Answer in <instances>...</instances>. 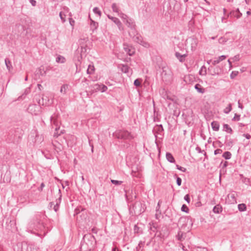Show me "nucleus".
Here are the masks:
<instances>
[{"mask_svg": "<svg viewBox=\"0 0 251 251\" xmlns=\"http://www.w3.org/2000/svg\"><path fill=\"white\" fill-rule=\"evenodd\" d=\"M95 243V238L93 235L90 233L85 234L81 243L80 251H91Z\"/></svg>", "mask_w": 251, "mask_h": 251, "instance_id": "1", "label": "nucleus"}, {"mask_svg": "<svg viewBox=\"0 0 251 251\" xmlns=\"http://www.w3.org/2000/svg\"><path fill=\"white\" fill-rule=\"evenodd\" d=\"M115 137L119 139H130L132 138L130 133L126 130H118L114 133Z\"/></svg>", "mask_w": 251, "mask_h": 251, "instance_id": "2", "label": "nucleus"}, {"mask_svg": "<svg viewBox=\"0 0 251 251\" xmlns=\"http://www.w3.org/2000/svg\"><path fill=\"white\" fill-rule=\"evenodd\" d=\"M41 106L36 104H30L27 109V111L32 115H37L40 112Z\"/></svg>", "mask_w": 251, "mask_h": 251, "instance_id": "3", "label": "nucleus"}, {"mask_svg": "<svg viewBox=\"0 0 251 251\" xmlns=\"http://www.w3.org/2000/svg\"><path fill=\"white\" fill-rule=\"evenodd\" d=\"M91 90L93 91H100L101 92H105L107 89V87L102 84L96 83L90 86Z\"/></svg>", "mask_w": 251, "mask_h": 251, "instance_id": "4", "label": "nucleus"}, {"mask_svg": "<svg viewBox=\"0 0 251 251\" xmlns=\"http://www.w3.org/2000/svg\"><path fill=\"white\" fill-rule=\"evenodd\" d=\"M69 9L66 6L63 7L62 10L59 13V17L63 23L66 22V17L68 15L70 17H72V14L69 12Z\"/></svg>", "mask_w": 251, "mask_h": 251, "instance_id": "5", "label": "nucleus"}, {"mask_svg": "<svg viewBox=\"0 0 251 251\" xmlns=\"http://www.w3.org/2000/svg\"><path fill=\"white\" fill-rule=\"evenodd\" d=\"M22 251H37V247L34 244L24 242L22 245Z\"/></svg>", "mask_w": 251, "mask_h": 251, "instance_id": "6", "label": "nucleus"}, {"mask_svg": "<svg viewBox=\"0 0 251 251\" xmlns=\"http://www.w3.org/2000/svg\"><path fill=\"white\" fill-rule=\"evenodd\" d=\"M132 40L133 41L146 48H148L149 47V44L144 41L142 37L138 33L136 34V35L133 38H132Z\"/></svg>", "mask_w": 251, "mask_h": 251, "instance_id": "7", "label": "nucleus"}, {"mask_svg": "<svg viewBox=\"0 0 251 251\" xmlns=\"http://www.w3.org/2000/svg\"><path fill=\"white\" fill-rule=\"evenodd\" d=\"M166 67L162 68V72H161V75L163 81L169 82L171 79V75L170 74L167 73Z\"/></svg>", "mask_w": 251, "mask_h": 251, "instance_id": "8", "label": "nucleus"}, {"mask_svg": "<svg viewBox=\"0 0 251 251\" xmlns=\"http://www.w3.org/2000/svg\"><path fill=\"white\" fill-rule=\"evenodd\" d=\"M50 123L52 126V128H54L55 132L54 133V136L56 134L59 135L58 133V130L59 129L60 127L59 126V123L57 120L55 118V116H51L50 117Z\"/></svg>", "mask_w": 251, "mask_h": 251, "instance_id": "9", "label": "nucleus"}, {"mask_svg": "<svg viewBox=\"0 0 251 251\" xmlns=\"http://www.w3.org/2000/svg\"><path fill=\"white\" fill-rule=\"evenodd\" d=\"M40 218L41 215L39 214L35 216V219L33 220L34 226H33V227L35 228L36 229H41L43 227L42 224L41 222Z\"/></svg>", "mask_w": 251, "mask_h": 251, "instance_id": "10", "label": "nucleus"}, {"mask_svg": "<svg viewBox=\"0 0 251 251\" xmlns=\"http://www.w3.org/2000/svg\"><path fill=\"white\" fill-rule=\"evenodd\" d=\"M142 204L140 202H136L133 206V208L135 211H137L138 214H141L145 211V210L142 209Z\"/></svg>", "mask_w": 251, "mask_h": 251, "instance_id": "11", "label": "nucleus"}, {"mask_svg": "<svg viewBox=\"0 0 251 251\" xmlns=\"http://www.w3.org/2000/svg\"><path fill=\"white\" fill-rule=\"evenodd\" d=\"M124 50L125 52L130 56H132L134 54L135 51L134 49L126 44H124Z\"/></svg>", "mask_w": 251, "mask_h": 251, "instance_id": "12", "label": "nucleus"}, {"mask_svg": "<svg viewBox=\"0 0 251 251\" xmlns=\"http://www.w3.org/2000/svg\"><path fill=\"white\" fill-rule=\"evenodd\" d=\"M89 19L90 21V29L92 31H94L98 28V26H99V24L98 22H96L94 21V20H93L91 18L90 16H89Z\"/></svg>", "mask_w": 251, "mask_h": 251, "instance_id": "13", "label": "nucleus"}, {"mask_svg": "<svg viewBox=\"0 0 251 251\" xmlns=\"http://www.w3.org/2000/svg\"><path fill=\"white\" fill-rule=\"evenodd\" d=\"M219 69L218 68H214L212 66H210L208 68V71L209 72L210 74L212 75H218L220 74V72H219Z\"/></svg>", "mask_w": 251, "mask_h": 251, "instance_id": "14", "label": "nucleus"}, {"mask_svg": "<svg viewBox=\"0 0 251 251\" xmlns=\"http://www.w3.org/2000/svg\"><path fill=\"white\" fill-rule=\"evenodd\" d=\"M163 131L164 129L162 125H156L153 129V131L154 132L155 134H161Z\"/></svg>", "mask_w": 251, "mask_h": 251, "instance_id": "15", "label": "nucleus"}, {"mask_svg": "<svg viewBox=\"0 0 251 251\" xmlns=\"http://www.w3.org/2000/svg\"><path fill=\"white\" fill-rule=\"evenodd\" d=\"M227 57L226 55H223L215 58V60L212 62V64L214 66L219 63L221 61L226 59Z\"/></svg>", "mask_w": 251, "mask_h": 251, "instance_id": "16", "label": "nucleus"}, {"mask_svg": "<svg viewBox=\"0 0 251 251\" xmlns=\"http://www.w3.org/2000/svg\"><path fill=\"white\" fill-rule=\"evenodd\" d=\"M185 233L182 232L180 230L178 231L177 234L176 236V239L180 241L184 240L185 239Z\"/></svg>", "mask_w": 251, "mask_h": 251, "instance_id": "17", "label": "nucleus"}, {"mask_svg": "<svg viewBox=\"0 0 251 251\" xmlns=\"http://www.w3.org/2000/svg\"><path fill=\"white\" fill-rule=\"evenodd\" d=\"M107 17L109 19L111 20L115 24H116L118 25L119 28L120 29L122 26V23L118 18L111 16L109 15H107Z\"/></svg>", "mask_w": 251, "mask_h": 251, "instance_id": "18", "label": "nucleus"}, {"mask_svg": "<svg viewBox=\"0 0 251 251\" xmlns=\"http://www.w3.org/2000/svg\"><path fill=\"white\" fill-rule=\"evenodd\" d=\"M175 56L180 62H183L185 61V57L187 56V54H184L182 55L179 52H176L175 53Z\"/></svg>", "mask_w": 251, "mask_h": 251, "instance_id": "19", "label": "nucleus"}, {"mask_svg": "<svg viewBox=\"0 0 251 251\" xmlns=\"http://www.w3.org/2000/svg\"><path fill=\"white\" fill-rule=\"evenodd\" d=\"M223 208L220 204H217L213 209V211L214 213L219 214L222 212Z\"/></svg>", "mask_w": 251, "mask_h": 251, "instance_id": "20", "label": "nucleus"}, {"mask_svg": "<svg viewBox=\"0 0 251 251\" xmlns=\"http://www.w3.org/2000/svg\"><path fill=\"white\" fill-rule=\"evenodd\" d=\"M167 160L170 163H175V159L173 155L170 152H167L166 154Z\"/></svg>", "mask_w": 251, "mask_h": 251, "instance_id": "21", "label": "nucleus"}, {"mask_svg": "<svg viewBox=\"0 0 251 251\" xmlns=\"http://www.w3.org/2000/svg\"><path fill=\"white\" fill-rule=\"evenodd\" d=\"M212 128L214 131H218L219 130L220 125L217 121H213L211 124Z\"/></svg>", "mask_w": 251, "mask_h": 251, "instance_id": "22", "label": "nucleus"}, {"mask_svg": "<svg viewBox=\"0 0 251 251\" xmlns=\"http://www.w3.org/2000/svg\"><path fill=\"white\" fill-rule=\"evenodd\" d=\"M195 88L200 93L203 94L205 92V89L199 83L195 85Z\"/></svg>", "mask_w": 251, "mask_h": 251, "instance_id": "23", "label": "nucleus"}, {"mask_svg": "<svg viewBox=\"0 0 251 251\" xmlns=\"http://www.w3.org/2000/svg\"><path fill=\"white\" fill-rule=\"evenodd\" d=\"M230 17H234L237 19H239L242 16L241 13H236V12H234V10H232L229 12Z\"/></svg>", "mask_w": 251, "mask_h": 251, "instance_id": "24", "label": "nucleus"}, {"mask_svg": "<svg viewBox=\"0 0 251 251\" xmlns=\"http://www.w3.org/2000/svg\"><path fill=\"white\" fill-rule=\"evenodd\" d=\"M223 130L230 134H232L233 133L232 128L227 124H224Z\"/></svg>", "mask_w": 251, "mask_h": 251, "instance_id": "25", "label": "nucleus"}, {"mask_svg": "<svg viewBox=\"0 0 251 251\" xmlns=\"http://www.w3.org/2000/svg\"><path fill=\"white\" fill-rule=\"evenodd\" d=\"M129 35L131 38H133L138 34L135 27L129 29L128 31Z\"/></svg>", "mask_w": 251, "mask_h": 251, "instance_id": "26", "label": "nucleus"}, {"mask_svg": "<svg viewBox=\"0 0 251 251\" xmlns=\"http://www.w3.org/2000/svg\"><path fill=\"white\" fill-rule=\"evenodd\" d=\"M227 198L230 200L231 202H236V196L235 194L230 193L227 195Z\"/></svg>", "mask_w": 251, "mask_h": 251, "instance_id": "27", "label": "nucleus"}, {"mask_svg": "<svg viewBox=\"0 0 251 251\" xmlns=\"http://www.w3.org/2000/svg\"><path fill=\"white\" fill-rule=\"evenodd\" d=\"M130 68L127 65H122L121 67V70L123 73H128Z\"/></svg>", "mask_w": 251, "mask_h": 251, "instance_id": "28", "label": "nucleus"}, {"mask_svg": "<svg viewBox=\"0 0 251 251\" xmlns=\"http://www.w3.org/2000/svg\"><path fill=\"white\" fill-rule=\"evenodd\" d=\"M66 59L63 56L59 55L56 58V62L57 63H64Z\"/></svg>", "mask_w": 251, "mask_h": 251, "instance_id": "29", "label": "nucleus"}, {"mask_svg": "<svg viewBox=\"0 0 251 251\" xmlns=\"http://www.w3.org/2000/svg\"><path fill=\"white\" fill-rule=\"evenodd\" d=\"M126 25L130 28V29L135 27V24L131 21L130 19L126 20Z\"/></svg>", "mask_w": 251, "mask_h": 251, "instance_id": "30", "label": "nucleus"}, {"mask_svg": "<svg viewBox=\"0 0 251 251\" xmlns=\"http://www.w3.org/2000/svg\"><path fill=\"white\" fill-rule=\"evenodd\" d=\"M238 210L241 211V212H243V211H245L247 209V206H246V205L244 203H241V204H239L238 205Z\"/></svg>", "mask_w": 251, "mask_h": 251, "instance_id": "31", "label": "nucleus"}, {"mask_svg": "<svg viewBox=\"0 0 251 251\" xmlns=\"http://www.w3.org/2000/svg\"><path fill=\"white\" fill-rule=\"evenodd\" d=\"M5 63L7 69L10 71L11 69L12 68L11 62L8 58L5 59Z\"/></svg>", "mask_w": 251, "mask_h": 251, "instance_id": "32", "label": "nucleus"}, {"mask_svg": "<svg viewBox=\"0 0 251 251\" xmlns=\"http://www.w3.org/2000/svg\"><path fill=\"white\" fill-rule=\"evenodd\" d=\"M111 7L113 12L117 13H119V7L116 3H113Z\"/></svg>", "mask_w": 251, "mask_h": 251, "instance_id": "33", "label": "nucleus"}, {"mask_svg": "<svg viewBox=\"0 0 251 251\" xmlns=\"http://www.w3.org/2000/svg\"><path fill=\"white\" fill-rule=\"evenodd\" d=\"M95 70V68L93 65H89L87 70V73L88 74H92Z\"/></svg>", "mask_w": 251, "mask_h": 251, "instance_id": "34", "label": "nucleus"}, {"mask_svg": "<svg viewBox=\"0 0 251 251\" xmlns=\"http://www.w3.org/2000/svg\"><path fill=\"white\" fill-rule=\"evenodd\" d=\"M222 156L226 159H229L231 157V153L229 151H225Z\"/></svg>", "mask_w": 251, "mask_h": 251, "instance_id": "35", "label": "nucleus"}, {"mask_svg": "<svg viewBox=\"0 0 251 251\" xmlns=\"http://www.w3.org/2000/svg\"><path fill=\"white\" fill-rule=\"evenodd\" d=\"M69 88V85L68 84H63L60 89V92L62 93L66 94L67 90Z\"/></svg>", "mask_w": 251, "mask_h": 251, "instance_id": "36", "label": "nucleus"}, {"mask_svg": "<svg viewBox=\"0 0 251 251\" xmlns=\"http://www.w3.org/2000/svg\"><path fill=\"white\" fill-rule=\"evenodd\" d=\"M232 110V104H228V106L226 107L224 110V112L226 114H228Z\"/></svg>", "mask_w": 251, "mask_h": 251, "instance_id": "37", "label": "nucleus"}, {"mask_svg": "<svg viewBox=\"0 0 251 251\" xmlns=\"http://www.w3.org/2000/svg\"><path fill=\"white\" fill-rule=\"evenodd\" d=\"M58 195H59V198L56 200V204H57L58 205H60V203H61V200H62V195L61 193V190L58 189Z\"/></svg>", "mask_w": 251, "mask_h": 251, "instance_id": "38", "label": "nucleus"}, {"mask_svg": "<svg viewBox=\"0 0 251 251\" xmlns=\"http://www.w3.org/2000/svg\"><path fill=\"white\" fill-rule=\"evenodd\" d=\"M163 98L165 99H167V100H169L171 101H174V97L170 95H169L167 93H166L164 96H163Z\"/></svg>", "mask_w": 251, "mask_h": 251, "instance_id": "39", "label": "nucleus"}, {"mask_svg": "<svg viewBox=\"0 0 251 251\" xmlns=\"http://www.w3.org/2000/svg\"><path fill=\"white\" fill-rule=\"evenodd\" d=\"M93 11L95 14H98L100 17L101 16V12L98 7H94L93 9Z\"/></svg>", "mask_w": 251, "mask_h": 251, "instance_id": "40", "label": "nucleus"}, {"mask_svg": "<svg viewBox=\"0 0 251 251\" xmlns=\"http://www.w3.org/2000/svg\"><path fill=\"white\" fill-rule=\"evenodd\" d=\"M141 79H136L134 81V85L136 87H139L141 86Z\"/></svg>", "mask_w": 251, "mask_h": 251, "instance_id": "41", "label": "nucleus"}, {"mask_svg": "<svg viewBox=\"0 0 251 251\" xmlns=\"http://www.w3.org/2000/svg\"><path fill=\"white\" fill-rule=\"evenodd\" d=\"M149 225L151 226L150 230L153 232H156V226L154 225L153 223H150Z\"/></svg>", "mask_w": 251, "mask_h": 251, "instance_id": "42", "label": "nucleus"}, {"mask_svg": "<svg viewBox=\"0 0 251 251\" xmlns=\"http://www.w3.org/2000/svg\"><path fill=\"white\" fill-rule=\"evenodd\" d=\"M111 182L112 184H113L115 185H120L123 183L122 181H119V180H114V179H111Z\"/></svg>", "mask_w": 251, "mask_h": 251, "instance_id": "43", "label": "nucleus"}, {"mask_svg": "<svg viewBox=\"0 0 251 251\" xmlns=\"http://www.w3.org/2000/svg\"><path fill=\"white\" fill-rule=\"evenodd\" d=\"M118 15L124 21L126 20H126H128V17L127 16V15L124 14L123 13H119Z\"/></svg>", "mask_w": 251, "mask_h": 251, "instance_id": "44", "label": "nucleus"}, {"mask_svg": "<svg viewBox=\"0 0 251 251\" xmlns=\"http://www.w3.org/2000/svg\"><path fill=\"white\" fill-rule=\"evenodd\" d=\"M181 210L182 211L184 212L185 213H188V212H189V208L187 207V206L185 204L182 205V206L181 208Z\"/></svg>", "mask_w": 251, "mask_h": 251, "instance_id": "45", "label": "nucleus"}, {"mask_svg": "<svg viewBox=\"0 0 251 251\" xmlns=\"http://www.w3.org/2000/svg\"><path fill=\"white\" fill-rule=\"evenodd\" d=\"M29 92H30V91H29V88L26 89L25 90L24 94L23 95H22L21 96L19 97L18 98V100H21V99H23V97H24V98H25V96L27 94H28L29 93Z\"/></svg>", "mask_w": 251, "mask_h": 251, "instance_id": "46", "label": "nucleus"}, {"mask_svg": "<svg viewBox=\"0 0 251 251\" xmlns=\"http://www.w3.org/2000/svg\"><path fill=\"white\" fill-rule=\"evenodd\" d=\"M238 71H232L230 75V77L231 79L234 78L238 74Z\"/></svg>", "mask_w": 251, "mask_h": 251, "instance_id": "47", "label": "nucleus"}, {"mask_svg": "<svg viewBox=\"0 0 251 251\" xmlns=\"http://www.w3.org/2000/svg\"><path fill=\"white\" fill-rule=\"evenodd\" d=\"M50 69V67H46V70H43V71H41V69H40V75L42 76L45 75H46L47 71L49 70Z\"/></svg>", "mask_w": 251, "mask_h": 251, "instance_id": "48", "label": "nucleus"}, {"mask_svg": "<svg viewBox=\"0 0 251 251\" xmlns=\"http://www.w3.org/2000/svg\"><path fill=\"white\" fill-rule=\"evenodd\" d=\"M240 119V115L237 114H235L234 117L232 119L233 121H239Z\"/></svg>", "mask_w": 251, "mask_h": 251, "instance_id": "49", "label": "nucleus"}, {"mask_svg": "<svg viewBox=\"0 0 251 251\" xmlns=\"http://www.w3.org/2000/svg\"><path fill=\"white\" fill-rule=\"evenodd\" d=\"M144 243H145L144 241H140L138 244V246L136 247V251H139V249H140L141 248L143 247Z\"/></svg>", "mask_w": 251, "mask_h": 251, "instance_id": "50", "label": "nucleus"}, {"mask_svg": "<svg viewBox=\"0 0 251 251\" xmlns=\"http://www.w3.org/2000/svg\"><path fill=\"white\" fill-rule=\"evenodd\" d=\"M225 144H226V146L232 147V145H233V141L231 139H229V140L226 141L225 142Z\"/></svg>", "mask_w": 251, "mask_h": 251, "instance_id": "51", "label": "nucleus"}, {"mask_svg": "<svg viewBox=\"0 0 251 251\" xmlns=\"http://www.w3.org/2000/svg\"><path fill=\"white\" fill-rule=\"evenodd\" d=\"M176 167L177 169H178L183 172H185L186 171V168L181 167V166H179L178 165H176Z\"/></svg>", "mask_w": 251, "mask_h": 251, "instance_id": "52", "label": "nucleus"}, {"mask_svg": "<svg viewBox=\"0 0 251 251\" xmlns=\"http://www.w3.org/2000/svg\"><path fill=\"white\" fill-rule=\"evenodd\" d=\"M162 203V201L161 200H159L158 202V203H157V207L156 208V211L157 212H159V211H160L159 210L160 209V204Z\"/></svg>", "mask_w": 251, "mask_h": 251, "instance_id": "53", "label": "nucleus"}, {"mask_svg": "<svg viewBox=\"0 0 251 251\" xmlns=\"http://www.w3.org/2000/svg\"><path fill=\"white\" fill-rule=\"evenodd\" d=\"M182 180L179 177H176V184L178 186H180L181 184Z\"/></svg>", "mask_w": 251, "mask_h": 251, "instance_id": "54", "label": "nucleus"}, {"mask_svg": "<svg viewBox=\"0 0 251 251\" xmlns=\"http://www.w3.org/2000/svg\"><path fill=\"white\" fill-rule=\"evenodd\" d=\"M184 199L188 203H189L190 202V199L189 195L188 194L184 196Z\"/></svg>", "mask_w": 251, "mask_h": 251, "instance_id": "55", "label": "nucleus"}, {"mask_svg": "<svg viewBox=\"0 0 251 251\" xmlns=\"http://www.w3.org/2000/svg\"><path fill=\"white\" fill-rule=\"evenodd\" d=\"M223 152L221 149H218L214 151V154L217 155L218 154H221Z\"/></svg>", "mask_w": 251, "mask_h": 251, "instance_id": "56", "label": "nucleus"}, {"mask_svg": "<svg viewBox=\"0 0 251 251\" xmlns=\"http://www.w3.org/2000/svg\"><path fill=\"white\" fill-rule=\"evenodd\" d=\"M69 23H70V25L72 26H73L75 24V21L71 18V17H70V16L69 18Z\"/></svg>", "mask_w": 251, "mask_h": 251, "instance_id": "57", "label": "nucleus"}, {"mask_svg": "<svg viewBox=\"0 0 251 251\" xmlns=\"http://www.w3.org/2000/svg\"><path fill=\"white\" fill-rule=\"evenodd\" d=\"M88 80L86 79V78H84L82 80V83H83V85L85 84L88 85Z\"/></svg>", "mask_w": 251, "mask_h": 251, "instance_id": "58", "label": "nucleus"}, {"mask_svg": "<svg viewBox=\"0 0 251 251\" xmlns=\"http://www.w3.org/2000/svg\"><path fill=\"white\" fill-rule=\"evenodd\" d=\"M59 205L55 204L53 206V209L55 212H57L59 209Z\"/></svg>", "mask_w": 251, "mask_h": 251, "instance_id": "59", "label": "nucleus"}, {"mask_svg": "<svg viewBox=\"0 0 251 251\" xmlns=\"http://www.w3.org/2000/svg\"><path fill=\"white\" fill-rule=\"evenodd\" d=\"M29 2L33 6L36 5V1L35 0H29Z\"/></svg>", "mask_w": 251, "mask_h": 251, "instance_id": "60", "label": "nucleus"}, {"mask_svg": "<svg viewBox=\"0 0 251 251\" xmlns=\"http://www.w3.org/2000/svg\"><path fill=\"white\" fill-rule=\"evenodd\" d=\"M160 215H161V211H159V212L156 213L155 214V218L156 219H159V218H160Z\"/></svg>", "mask_w": 251, "mask_h": 251, "instance_id": "61", "label": "nucleus"}, {"mask_svg": "<svg viewBox=\"0 0 251 251\" xmlns=\"http://www.w3.org/2000/svg\"><path fill=\"white\" fill-rule=\"evenodd\" d=\"M44 187H45V184L43 182H42L40 185V187L38 188V190L39 191H42Z\"/></svg>", "mask_w": 251, "mask_h": 251, "instance_id": "62", "label": "nucleus"}, {"mask_svg": "<svg viewBox=\"0 0 251 251\" xmlns=\"http://www.w3.org/2000/svg\"><path fill=\"white\" fill-rule=\"evenodd\" d=\"M233 61H238L239 60V55H237L234 56V57L232 58Z\"/></svg>", "mask_w": 251, "mask_h": 251, "instance_id": "63", "label": "nucleus"}, {"mask_svg": "<svg viewBox=\"0 0 251 251\" xmlns=\"http://www.w3.org/2000/svg\"><path fill=\"white\" fill-rule=\"evenodd\" d=\"M243 136L245 137L247 139H249L251 138V136L248 133L244 134Z\"/></svg>", "mask_w": 251, "mask_h": 251, "instance_id": "64", "label": "nucleus"}]
</instances>
